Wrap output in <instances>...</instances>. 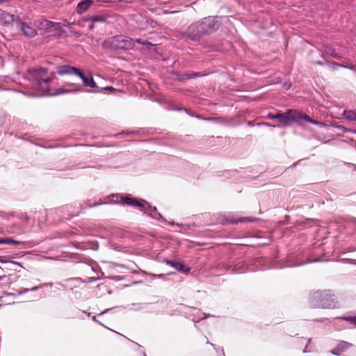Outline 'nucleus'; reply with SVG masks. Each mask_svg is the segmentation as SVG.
I'll list each match as a JSON object with an SVG mask.
<instances>
[{
    "label": "nucleus",
    "mask_w": 356,
    "mask_h": 356,
    "mask_svg": "<svg viewBox=\"0 0 356 356\" xmlns=\"http://www.w3.org/2000/svg\"><path fill=\"white\" fill-rule=\"evenodd\" d=\"M102 47L107 49H131L134 47V41L125 35H116L104 41Z\"/></svg>",
    "instance_id": "obj_1"
},
{
    "label": "nucleus",
    "mask_w": 356,
    "mask_h": 356,
    "mask_svg": "<svg viewBox=\"0 0 356 356\" xmlns=\"http://www.w3.org/2000/svg\"><path fill=\"white\" fill-rule=\"evenodd\" d=\"M311 304L314 307L334 308L336 307L334 298L330 293L315 291L310 295Z\"/></svg>",
    "instance_id": "obj_2"
},
{
    "label": "nucleus",
    "mask_w": 356,
    "mask_h": 356,
    "mask_svg": "<svg viewBox=\"0 0 356 356\" xmlns=\"http://www.w3.org/2000/svg\"><path fill=\"white\" fill-rule=\"evenodd\" d=\"M300 112L297 111L290 110L284 113H278L276 115V120L280 123L287 125L292 121H299V116Z\"/></svg>",
    "instance_id": "obj_3"
},
{
    "label": "nucleus",
    "mask_w": 356,
    "mask_h": 356,
    "mask_svg": "<svg viewBox=\"0 0 356 356\" xmlns=\"http://www.w3.org/2000/svg\"><path fill=\"white\" fill-rule=\"evenodd\" d=\"M34 76L38 86L42 90L48 91L49 89L46 88L44 85L51 82L53 80V77L47 75V70L44 69H40L35 72Z\"/></svg>",
    "instance_id": "obj_4"
},
{
    "label": "nucleus",
    "mask_w": 356,
    "mask_h": 356,
    "mask_svg": "<svg viewBox=\"0 0 356 356\" xmlns=\"http://www.w3.org/2000/svg\"><path fill=\"white\" fill-rule=\"evenodd\" d=\"M120 202L123 204L131 205L135 207H138L142 209L147 203L144 200H138L137 199L130 197H121Z\"/></svg>",
    "instance_id": "obj_5"
},
{
    "label": "nucleus",
    "mask_w": 356,
    "mask_h": 356,
    "mask_svg": "<svg viewBox=\"0 0 356 356\" xmlns=\"http://www.w3.org/2000/svg\"><path fill=\"white\" fill-rule=\"evenodd\" d=\"M56 72L57 73L60 75H65V74H76L77 75L79 70L74 67L65 65H58L56 67Z\"/></svg>",
    "instance_id": "obj_6"
},
{
    "label": "nucleus",
    "mask_w": 356,
    "mask_h": 356,
    "mask_svg": "<svg viewBox=\"0 0 356 356\" xmlns=\"http://www.w3.org/2000/svg\"><path fill=\"white\" fill-rule=\"evenodd\" d=\"M77 76L82 79L86 86L95 88L96 90L98 89V86L95 82L93 77L90 73H88L87 75H86L79 71Z\"/></svg>",
    "instance_id": "obj_7"
},
{
    "label": "nucleus",
    "mask_w": 356,
    "mask_h": 356,
    "mask_svg": "<svg viewBox=\"0 0 356 356\" xmlns=\"http://www.w3.org/2000/svg\"><path fill=\"white\" fill-rule=\"evenodd\" d=\"M32 24H17V28L22 31L24 35L29 37H33L36 33L35 28L31 26Z\"/></svg>",
    "instance_id": "obj_8"
},
{
    "label": "nucleus",
    "mask_w": 356,
    "mask_h": 356,
    "mask_svg": "<svg viewBox=\"0 0 356 356\" xmlns=\"http://www.w3.org/2000/svg\"><path fill=\"white\" fill-rule=\"evenodd\" d=\"M92 4L93 1L92 0H83L80 1L76 6V13L79 15L83 14Z\"/></svg>",
    "instance_id": "obj_9"
},
{
    "label": "nucleus",
    "mask_w": 356,
    "mask_h": 356,
    "mask_svg": "<svg viewBox=\"0 0 356 356\" xmlns=\"http://www.w3.org/2000/svg\"><path fill=\"white\" fill-rule=\"evenodd\" d=\"M0 22H15V17L14 15H11L1 9H0Z\"/></svg>",
    "instance_id": "obj_10"
},
{
    "label": "nucleus",
    "mask_w": 356,
    "mask_h": 356,
    "mask_svg": "<svg viewBox=\"0 0 356 356\" xmlns=\"http://www.w3.org/2000/svg\"><path fill=\"white\" fill-rule=\"evenodd\" d=\"M78 90H79V89L67 90V89H65L63 87H60L57 89H49V90L47 91L48 92L47 94L49 95H61V94H64V93L72 92L78 91Z\"/></svg>",
    "instance_id": "obj_11"
},
{
    "label": "nucleus",
    "mask_w": 356,
    "mask_h": 356,
    "mask_svg": "<svg viewBox=\"0 0 356 356\" xmlns=\"http://www.w3.org/2000/svg\"><path fill=\"white\" fill-rule=\"evenodd\" d=\"M111 17L108 16L107 17H104L102 16H94L92 17V22H113L111 20Z\"/></svg>",
    "instance_id": "obj_12"
},
{
    "label": "nucleus",
    "mask_w": 356,
    "mask_h": 356,
    "mask_svg": "<svg viewBox=\"0 0 356 356\" xmlns=\"http://www.w3.org/2000/svg\"><path fill=\"white\" fill-rule=\"evenodd\" d=\"M343 116L348 120L356 121V109L344 111Z\"/></svg>",
    "instance_id": "obj_13"
},
{
    "label": "nucleus",
    "mask_w": 356,
    "mask_h": 356,
    "mask_svg": "<svg viewBox=\"0 0 356 356\" xmlns=\"http://www.w3.org/2000/svg\"><path fill=\"white\" fill-rule=\"evenodd\" d=\"M24 242L15 241L10 238H0V244H10V245H19Z\"/></svg>",
    "instance_id": "obj_14"
},
{
    "label": "nucleus",
    "mask_w": 356,
    "mask_h": 356,
    "mask_svg": "<svg viewBox=\"0 0 356 356\" xmlns=\"http://www.w3.org/2000/svg\"><path fill=\"white\" fill-rule=\"evenodd\" d=\"M136 42L139 44H143L145 46V49L147 50H151L154 49L155 45L151 42H147V40L143 39H137Z\"/></svg>",
    "instance_id": "obj_15"
},
{
    "label": "nucleus",
    "mask_w": 356,
    "mask_h": 356,
    "mask_svg": "<svg viewBox=\"0 0 356 356\" xmlns=\"http://www.w3.org/2000/svg\"><path fill=\"white\" fill-rule=\"evenodd\" d=\"M305 120L307 122H309L315 124H320V125L323 124L321 122H318L316 120H312L309 116H307V115H305L302 113H300V115L299 116V120Z\"/></svg>",
    "instance_id": "obj_16"
},
{
    "label": "nucleus",
    "mask_w": 356,
    "mask_h": 356,
    "mask_svg": "<svg viewBox=\"0 0 356 356\" xmlns=\"http://www.w3.org/2000/svg\"><path fill=\"white\" fill-rule=\"evenodd\" d=\"M171 265L179 271L188 272L189 269H185L184 266L181 263L179 262H170Z\"/></svg>",
    "instance_id": "obj_17"
},
{
    "label": "nucleus",
    "mask_w": 356,
    "mask_h": 356,
    "mask_svg": "<svg viewBox=\"0 0 356 356\" xmlns=\"http://www.w3.org/2000/svg\"><path fill=\"white\" fill-rule=\"evenodd\" d=\"M115 90V88L112 86L105 87L99 88L97 90H95V92H102V91H109V92H113Z\"/></svg>",
    "instance_id": "obj_18"
},
{
    "label": "nucleus",
    "mask_w": 356,
    "mask_h": 356,
    "mask_svg": "<svg viewBox=\"0 0 356 356\" xmlns=\"http://www.w3.org/2000/svg\"><path fill=\"white\" fill-rule=\"evenodd\" d=\"M344 319L350 321V323H352L353 324L356 325V316H353V317L349 316V317L344 318Z\"/></svg>",
    "instance_id": "obj_19"
},
{
    "label": "nucleus",
    "mask_w": 356,
    "mask_h": 356,
    "mask_svg": "<svg viewBox=\"0 0 356 356\" xmlns=\"http://www.w3.org/2000/svg\"><path fill=\"white\" fill-rule=\"evenodd\" d=\"M350 345L346 342H342L339 344V347L343 350L348 348V347H350Z\"/></svg>",
    "instance_id": "obj_20"
},
{
    "label": "nucleus",
    "mask_w": 356,
    "mask_h": 356,
    "mask_svg": "<svg viewBox=\"0 0 356 356\" xmlns=\"http://www.w3.org/2000/svg\"><path fill=\"white\" fill-rule=\"evenodd\" d=\"M254 219L250 218H241L236 221H234V222H250L252 221Z\"/></svg>",
    "instance_id": "obj_21"
},
{
    "label": "nucleus",
    "mask_w": 356,
    "mask_h": 356,
    "mask_svg": "<svg viewBox=\"0 0 356 356\" xmlns=\"http://www.w3.org/2000/svg\"><path fill=\"white\" fill-rule=\"evenodd\" d=\"M268 117L269 118H270V119H276V115H273V114H271V113L268 114Z\"/></svg>",
    "instance_id": "obj_22"
},
{
    "label": "nucleus",
    "mask_w": 356,
    "mask_h": 356,
    "mask_svg": "<svg viewBox=\"0 0 356 356\" xmlns=\"http://www.w3.org/2000/svg\"><path fill=\"white\" fill-rule=\"evenodd\" d=\"M66 86H76V84L73 83H67L65 84Z\"/></svg>",
    "instance_id": "obj_23"
},
{
    "label": "nucleus",
    "mask_w": 356,
    "mask_h": 356,
    "mask_svg": "<svg viewBox=\"0 0 356 356\" xmlns=\"http://www.w3.org/2000/svg\"><path fill=\"white\" fill-rule=\"evenodd\" d=\"M27 291H29V289H24L23 291L19 292V294H22V293H26V292H27Z\"/></svg>",
    "instance_id": "obj_24"
},
{
    "label": "nucleus",
    "mask_w": 356,
    "mask_h": 356,
    "mask_svg": "<svg viewBox=\"0 0 356 356\" xmlns=\"http://www.w3.org/2000/svg\"><path fill=\"white\" fill-rule=\"evenodd\" d=\"M39 287L38 286H34L31 290V291H36Z\"/></svg>",
    "instance_id": "obj_25"
},
{
    "label": "nucleus",
    "mask_w": 356,
    "mask_h": 356,
    "mask_svg": "<svg viewBox=\"0 0 356 356\" xmlns=\"http://www.w3.org/2000/svg\"><path fill=\"white\" fill-rule=\"evenodd\" d=\"M0 262H1V263H5V262H6V261H5V260H3V259H1V258H0Z\"/></svg>",
    "instance_id": "obj_26"
},
{
    "label": "nucleus",
    "mask_w": 356,
    "mask_h": 356,
    "mask_svg": "<svg viewBox=\"0 0 356 356\" xmlns=\"http://www.w3.org/2000/svg\"><path fill=\"white\" fill-rule=\"evenodd\" d=\"M43 22L49 23V22H52L49 21V20H47V19H44Z\"/></svg>",
    "instance_id": "obj_27"
},
{
    "label": "nucleus",
    "mask_w": 356,
    "mask_h": 356,
    "mask_svg": "<svg viewBox=\"0 0 356 356\" xmlns=\"http://www.w3.org/2000/svg\"><path fill=\"white\" fill-rule=\"evenodd\" d=\"M332 354H335V355H339V353H337V352H335L334 350H332Z\"/></svg>",
    "instance_id": "obj_28"
},
{
    "label": "nucleus",
    "mask_w": 356,
    "mask_h": 356,
    "mask_svg": "<svg viewBox=\"0 0 356 356\" xmlns=\"http://www.w3.org/2000/svg\"><path fill=\"white\" fill-rule=\"evenodd\" d=\"M4 1H6V0H0V3H3Z\"/></svg>",
    "instance_id": "obj_29"
},
{
    "label": "nucleus",
    "mask_w": 356,
    "mask_h": 356,
    "mask_svg": "<svg viewBox=\"0 0 356 356\" xmlns=\"http://www.w3.org/2000/svg\"><path fill=\"white\" fill-rule=\"evenodd\" d=\"M3 278V276H0V280H1Z\"/></svg>",
    "instance_id": "obj_30"
},
{
    "label": "nucleus",
    "mask_w": 356,
    "mask_h": 356,
    "mask_svg": "<svg viewBox=\"0 0 356 356\" xmlns=\"http://www.w3.org/2000/svg\"><path fill=\"white\" fill-rule=\"evenodd\" d=\"M92 27H93V26H92V25H91V26H90V29H92Z\"/></svg>",
    "instance_id": "obj_31"
}]
</instances>
